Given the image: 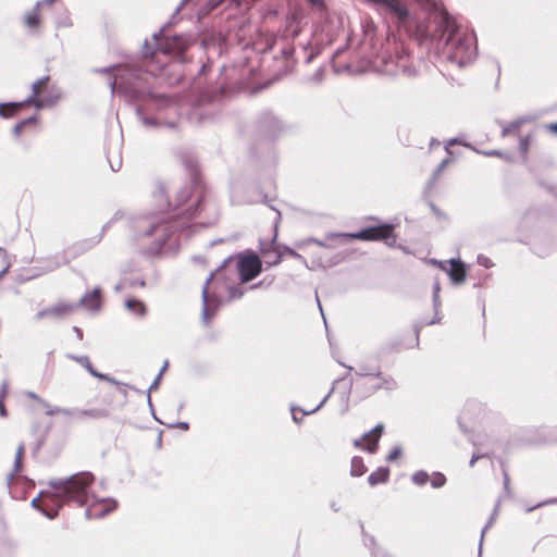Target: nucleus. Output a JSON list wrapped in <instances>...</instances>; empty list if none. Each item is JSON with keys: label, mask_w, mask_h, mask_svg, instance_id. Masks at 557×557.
Masks as SVG:
<instances>
[{"label": "nucleus", "mask_w": 557, "mask_h": 557, "mask_svg": "<svg viewBox=\"0 0 557 557\" xmlns=\"http://www.w3.org/2000/svg\"><path fill=\"white\" fill-rule=\"evenodd\" d=\"M355 373L357 376H360V377H363V376L381 377L382 376V371H381L380 366L371 367L363 362L358 364V368L355 371Z\"/></svg>", "instance_id": "obj_32"}, {"label": "nucleus", "mask_w": 557, "mask_h": 557, "mask_svg": "<svg viewBox=\"0 0 557 557\" xmlns=\"http://www.w3.org/2000/svg\"><path fill=\"white\" fill-rule=\"evenodd\" d=\"M271 209L275 210L277 213V218L274 222V235L271 239H259V249L265 258V263L268 267H276L283 260V252L280 250V244L277 243V225L281 221V212L274 207L270 206Z\"/></svg>", "instance_id": "obj_11"}, {"label": "nucleus", "mask_w": 557, "mask_h": 557, "mask_svg": "<svg viewBox=\"0 0 557 557\" xmlns=\"http://www.w3.org/2000/svg\"><path fill=\"white\" fill-rule=\"evenodd\" d=\"M367 472V467L364 466L363 459L359 456H354L351 458V468L350 474L351 476H361Z\"/></svg>", "instance_id": "obj_35"}, {"label": "nucleus", "mask_w": 557, "mask_h": 557, "mask_svg": "<svg viewBox=\"0 0 557 557\" xmlns=\"http://www.w3.org/2000/svg\"><path fill=\"white\" fill-rule=\"evenodd\" d=\"M71 25H72V22L67 15H64L63 17H59L55 21L57 28L70 27Z\"/></svg>", "instance_id": "obj_53"}, {"label": "nucleus", "mask_w": 557, "mask_h": 557, "mask_svg": "<svg viewBox=\"0 0 557 557\" xmlns=\"http://www.w3.org/2000/svg\"><path fill=\"white\" fill-rule=\"evenodd\" d=\"M75 305L76 309L78 307H84L90 312H98L102 305V289L99 286H96L91 292L83 295Z\"/></svg>", "instance_id": "obj_19"}, {"label": "nucleus", "mask_w": 557, "mask_h": 557, "mask_svg": "<svg viewBox=\"0 0 557 557\" xmlns=\"http://www.w3.org/2000/svg\"><path fill=\"white\" fill-rule=\"evenodd\" d=\"M476 262H478V264L484 267L485 269H490L494 265L493 261L488 257H486L485 255H482V253L478 255Z\"/></svg>", "instance_id": "obj_48"}, {"label": "nucleus", "mask_w": 557, "mask_h": 557, "mask_svg": "<svg viewBox=\"0 0 557 557\" xmlns=\"http://www.w3.org/2000/svg\"><path fill=\"white\" fill-rule=\"evenodd\" d=\"M403 455L401 446H394L386 456L387 462H395Z\"/></svg>", "instance_id": "obj_46"}, {"label": "nucleus", "mask_w": 557, "mask_h": 557, "mask_svg": "<svg viewBox=\"0 0 557 557\" xmlns=\"http://www.w3.org/2000/svg\"><path fill=\"white\" fill-rule=\"evenodd\" d=\"M75 310L76 305L66 301H59L53 306L47 308L48 318L55 321L64 319L65 317L73 313Z\"/></svg>", "instance_id": "obj_22"}, {"label": "nucleus", "mask_w": 557, "mask_h": 557, "mask_svg": "<svg viewBox=\"0 0 557 557\" xmlns=\"http://www.w3.org/2000/svg\"><path fill=\"white\" fill-rule=\"evenodd\" d=\"M430 208H431L432 212L437 218H445L446 219V214L438 207H436L433 202H430Z\"/></svg>", "instance_id": "obj_61"}, {"label": "nucleus", "mask_w": 557, "mask_h": 557, "mask_svg": "<svg viewBox=\"0 0 557 557\" xmlns=\"http://www.w3.org/2000/svg\"><path fill=\"white\" fill-rule=\"evenodd\" d=\"M234 257L228 256L221 265H219L206 280L205 285L202 287L201 293V300H202V309H201V320L203 323H209L210 320L215 315V313L219 311L222 299L219 295H216L214 292L209 290V284L212 281L213 276L220 272L223 268L226 267V264L231 261H233Z\"/></svg>", "instance_id": "obj_7"}, {"label": "nucleus", "mask_w": 557, "mask_h": 557, "mask_svg": "<svg viewBox=\"0 0 557 557\" xmlns=\"http://www.w3.org/2000/svg\"><path fill=\"white\" fill-rule=\"evenodd\" d=\"M101 239H102V235H97L91 238H87V239H84V240H81V242L74 244L67 250H64L61 253H58L53 258L48 260V264H47L46 269L48 271H53L63 264L70 263V261L72 259H74L78 255H82V253L86 252L87 250L91 249L95 245L100 243Z\"/></svg>", "instance_id": "obj_10"}, {"label": "nucleus", "mask_w": 557, "mask_h": 557, "mask_svg": "<svg viewBox=\"0 0 557 557\" xmlns=\"http://www.w3.org/2000/svg\"><path fill=\"white\" fill-rule=\"evenodd\" d=\"M295 47L294 42H284V46L281 49V57L284 60L282 69L275 74V76L271 79V83L278 81L282 76L292 72L297 63L294 58Z\"/></svg>", "instance_id": "obj_17"}, {"label": "nucleus", "mask_w": 557, "mask_h": 557, "mask_svg": "<svg viewBox=\"0 0 557 557\" xmlns=\"http://www.w3.org/2000/svg\"><path fill=\"white\" fill-rule=\"evenodd\" d=\"M127 288H134V287H145L146 281L144 278H129L125 277Z\"/></svg>", "instance_id": "obj_47"}, {"label": "nucleus", "mask_w": 557, "mask_h": 557, "mask_svg": "<svg viewBox=\"0 0 557 557\" xmlns=\"http://www.w3.org/2000/svg\"><path fill=\"white\" fill-rule=\"evenodd\" d=\"M438 264L446 271L449 280L455 285H461L467 280V264L460 258H451L449 260V268H445L443 262Z\"/></svg>", "instance_id": "obj_16"}, {"label": "nucleus", "mask_w": 557, "mask_h": 557, "mask_svg": "<svg viewBox=\"0 0 557 557\" xmlns=\"http://www.w3.org/2000/svg\"><path fill=\"white\" fill-rule=\"evenodd\" d=\"M502 126V137H507L513 132H518L520 129V123L516 119L511 121L509 124H505L504 122H498Z\"/></svg>", "instance_id": "obj_38"}, {"label": "nucleus", "mask_w": 557, "mask_h": 557, "mask_svg": "<svg viewBox=\"0 0 557 557\" xmlns=\"http://www.w3.org/2000/svg\"><path fill=\"white\" fill-rule=\"evenodd\" d=\"M62 92L60 88L52 86L46 90L41 97L38 98L37 96L30 104L34 106L36 110H42L45 108L53 107L60 100Z\"/></svg>", "instance_id": "obj_20"}, {"label": "nucleus", "mask_w": 557, "mask_h": 557, "mask_svg": "<svg viewBox=\"0 0 557 557\" xmlns=\"http://www.w3.org/2000/svg\"><path fill=\"white\" fill-rule=\"evenodd\" d=\"M409 55L407 52H397L396 55H388L383 58L384 64L388 67L391 73H401L407 77H414L418 74L417 69L408 62Z\"/></svg>", "instance_id": "obj_14"}, {"label": "nucleus", "mask_w": 557, "mask_h": 557, "mask_svg": "<svg viewBox=\"0 0 557 557\" xmlns=\"http://www.w3.org/2000/svg\"><path fill=\"white\" fill-rule=\"evenodd\" d=\"M334 386L331 388V391L329 392V394L320 401V404L313 408L312 410H304L301 407L299 406H292L290 407V411H292V419L294 422L296 423H299L301 418H299V416H296V411H301L304 414H312L317 411H319L324 405L325 403L327 401L329 397L331 396V394L334 392Z\"/></svg>", "instance_id": "obj_29"}, {"label": "nucleus", "mask_w": 557, "mask_h": 557, "mask_svg": "<svg viewBox=\"0 0 557 557\" xmlns=\"http://www.w3.org/2000/svg\"><path fill=\"white\" fill-rule=\"evenodd\" d=\"M23 23L30 34H37L42 24L40 10L34 5L32 10L26 11L23 16Z\"/></svg>", "instance_id": "obj_23"}, {"label": "nucleus", "mask_w": 557, "mask_h": 557, "mask_svg": "<svg viewBox=\"0 0 557 557\" xmlns=\"http://www.w3.org/2000/svg\"><path fill=\"white\" fill-rule=\"evenodd\" d=\"M311 9L314 10H324L325 9V2L324 0H304Z\"/></svg>", "instance_id": "obj_50"}, {"label": "nucleus", "mask_w": 557, "mask_h": 557, "mask_svg": "<svg viewBox=\"0 0 557 557\" xmlns=\"http://www.w3.org/2000/svg\"><path fill=\"white\" fill-rule=\"evenodd\" d=\"M386 13L398 29L420 41L442 45L447 59L466 66L476 54L474 34L463 33L461 26L443 9L433 16L419 17L401 0H372Z\"/></svg>", "instance_id": "obj_1"}, {"label": "nucleus", "mask_w": 557, "mask_h": 557, "mask_svg": "<svg viewBox=\"0 0 557 557\" xmlns=\"http://www.w3.org/2000/svg\"><path fill=\"white\" fill-rule=\"evenodd\" d=\"M384 431V425L382 423L376 424L371 431L363 434V437L372 436L371 442L367 445L366 451L369 454H374L379 447V440Z\"/></svg>", "instance_id": "obj_24"}, {"label": "nucleus", "mask_w": 557, "mask_h": 557, "mask_svg": "<svg viewBox=\"0 0 557 557\" xmlns=\"http://www.w3.org/2000/svg\"><path fill=\"white\" fill-rule=\"evenodd\" d=\"M389 468L388 467H379L375 471L370 473L368 476V483L371 486H376L382 483H386L389 479Z\"/></svg>", "instance_id": "obj_27"}, {"label": "nucleus", "mask_w": 557, "mask_h": 557, "mask_svg": "<svg viewBox=\"0 0 557 557\" xmlns=\"http://www.w3.org/2000/svg\"><path fill=\"white\" fill-rule=\"evenodd\" d=\"M301 16L298 14L288 15L286 24L281 34V40L284 42H294V40L301 34Z\"/></svg>", "instance_id": "obj_18"}, {"label": "nucleus", "mask_w": 557, "mask_h": 557, "mask_svg": "<svg viewBox=\"0 0 557 557\" xmlns=\"http://www.w3.org/2000/svg\"><path fill=\"white\" fill-rule=\"evenodd\" d=\"M38 121H39V116H38V114H33V115H30V116H28V117H26V119H23V120L18 121V122L14 125V127H13V129H12L13 135H14L15 137H18V136L24 132V129H25L26 127H28V126H33V125H36V124L38 123Z\"/></svg>", "instance_id": "obj_33"}, {"label": "nucleus", "mask_w": 557, "mask_h": 557, "mask_svg": "<svg viewBox=\"0 0 557 557\" xmlns=\"http://www.w3.org/2000/svg\"><path fill=\"white\" fill-rule=\"evenodd\" d=\"M257 131L260 137L267 140L265 143V151L269 154H272L273 147L272 143L276 140L282 132L284 131V125L280 121L277 116H275L271 111H264L260 114L257 122Z\"/></svg>", "instance_id": "obj_8"}, {"label": "nucleus", "mask_w": 557, "mask_h": 557, "mask_svg": "<svg viewBox=\"0 0 557 557\" xmlns=\"http://www.w3.org/2000/svg\"><path fill=\"white\" fill-rule=\"evenodd\" d=\"M370 220L377 222L357 232H334L326 235V240H337L339 245H347L352 240L383 242L388 247L396 246V234L394 225L377 218L370 216Z\"/></svg>", "instance_id": "obj_6"}, {"label": "nucleus", "mask_w": 557, "mask_h": 557, "mask_svg": "<svg viewBox=\"0 0 557 557\" xmlns=\"http://www.w3.org/2000/svg\"><path fill=\"white\" fill-rule=\"evenodd\" d=\"M280 250L283 252V257L285 255H288L290 257H300V253H298L295 249L287 245L280 244Z\"/></svg>", "instance_id": "obj_52"}, {"label": "nucleus", "mask_w": 557, "mask_h": 557, "mask_svg": "<svg viewBox=\"0 0 557 557\" xmlns=\"http://www.w3.org/2000/svg\"><path fill=\"white\" fill-rule=\"evenodd\" d=\"M49 490H42L39 494L32 499V507L38 511H40L44 516L45 512L49 511L52 508V505L57 504V498L53 495H49Z\"/></svg>", "instance_id": "obj_21"}, {"label": "nucleus", "mask_w": 557, "mask_h": 557, "mask_svg": "<svg viewBox=\"0 0 557 557\" xmlns=\"http://www.w3.org/2000/svg\"><path fill=\"white\" fill-rule=\"evenodd\" d=\"M536 119H537L536 114H527V115H522V116L518 117L517 120L519 121L520 126H522L527 123H531V122L535 121Z\"/></svg>", "instance_id": "obj_55"}, {"label": "nucleus", "mask_w": 557, "mask_h": 557, "mask_svg": "<svg viewBox=\"0 0 557 557\" xmlns=\"http://www.w3.org/2000/svg\"><path fill=\"white\" fill-rule=\"evenodd\" d=\"M109 87H110V90H111V94L114 95L115 92L119 94V79H117V76L116 74L114 75L113 78H110L109 79V83H108Z\"/></svg>", "instance_id": "obj_56"}, {"label": "nucleus", "mask_w": 557, "mask_h": 557, "mask_svg": "<svg viewBox=\"0 0 557 557\" xmlns=\"http://www.w3.org/2000/svg\"><path fill=\"white\" fill-rule=\"evenodd\" d=\"M308 49H310V51H309V53L307 54V57H306V59H305V62H306L307 64L311 63V62L314 60V58H315V57L320 53V51H321V50H320V49H318V48H317V49L311 48V42H310V41H309V42H307L306 45H304V50H305V51H308Z\"/></svg>", "instance_id": "obj_44"}, {"label": "nucleus", "mask_w": 557, "mask_h": 557, "mask_svg": "<svg viewBox=\"0 0 557 557\" xmlns=\"http://www.w3.org/2000/svg\"><path fill=\"white\" fill-rule=\"evenodd\" d=\"M546 129L557 136V122L547 124Z\"/></svg>", "instance_id": "obj_64"}, {"label": "nucleus", "mask_w": 557, "mask_h": 557, "mask_svg": "<svg viewBox=\"0 0 557 557\" xmlns=\"http://www.w3.org/2000/svg\"><path fill=\"white\" fill-rule=\"evenodd\" d=\"M24 450H25V446L23 443H21L16 449V455H15V459H14V472H18L22 470V459L24 456Z\"/></svg>", "instance_id": "obj_41"}, {"label": "nucleus", "mask_w": 557, "mask_h": 557, "mask_svg": "<svg viewBox=\"0 0 557 557\" xmlns=\"http://www.w3.org/2000/svg\"><path fill=\"white\" fill-rule=\"evenodd\" d=\"M227 294L230 299H240L245 292L242 287L237 285H232L227 288Z\"/></svg>", "instance_id": "obj_43"}, {"label": "nucleus", "mask_w": 557, "mask_h": 557, "mask_svg": "<svg viewBox=\"0 0 557 557\" xmlns=\"http://www.w3.org/2000/svg\"><path fill=\"white\" fill-rule=\"evenodd\" d=\"M379 379L381 380V383L370 387L368 389L369 393L367 394V396H370L380 389L393 391L397 387V382L392 375H384L382 373V376Z\"/></svg>", "instance_id": "obj_28"}, {"label": "nucleus", "mask_w": 557, "mask_h": 557, "mask_svg": "<svg viewBox=\"0 0 557 557\" xmlns=\"http://www.w3.org/2000/svg\"><path fill=\"white\" fill-rule=\"evenodd\" d=\"M96 476L90 471H79L65 478L50 479L47 484L50 487L49 495L57 498V504L45 512V517L52 520L58 517L64 505L75 504L78 507L88 505V500L95 497L92 486Z\"/></svg>", "instance_id": "obj_5"}, {"label": "nucleus", "mask_w": 557, "mask_h": 557, "mask_svg": "<svg viewBox=\"0 0 557 557\" xmlns=\"http://www.w3.org/2000/svg\"><path fill=\"white\" fill-rule=\"evenodd\" d=\"M153 60L147 63H120L104 67L92 69L98 74H116L119 79V94L128 102L134 104L137 117L146 127H158L164 125L169 128H176V121L161 123L154 115L160 111L174 106V102L163 94L152 90L149 74H161L169 72V67L158 64L153 67Z\"/></svg>", "instance_id": "obj_3"}, {"label": "nucleus", "mask_w": 557, "mask_h": 557, "mask_svg": "<svg viewBox=\"0 0 557 557\" xmlns=\"http://www.w3.org/2000/svg\"><path fill=\"white\" fill-rule=\"evenodd\" d=\"M125 308L134 313L135 315L143 318L147 313V307L145 302L138 298L129 297L124 301Z\"/></svg>", "instance_id": "obj_26"}, {"label": "nucleus", "mask_w": 557, "mask_h": 557, "mask_svg": "<svg viewBox=\"0 0 557 557\" xmlns=\"http://www.w3.org/2000/svg\"><path fill=\"white\" fill-rule=\"evenodd\" d=\"M84 507L86 508V519H101L116 509L117 502L112 497H98L95 494V497L88 500V505Z\"/></svg>", "instance_id": "obj_12"}, {"label": "nucleus", "mask_w": 557, "mask_h": 557, "mask_svg": "<svg viewBox=\"0 0 557 557\" xmlns=\"http://www.w3.org/2000/svg\"><path fill=\"white\" fill-rule=\"evenodd\" d=\"M108 162L110 165V169L113 172H117L122 168V156L120 151H116L115 153L111 154L110 152L107 156Z\"/></svg>", "instance_id": "obj_39"}, {"label": "nucleus", "mask_w": 557, "mask_h": 557, "mask_svg": "<svg viewBox=\"0 0 557 557\" xmlns=\"http://www.w3.org/2000/svg\"><path fill=\"white\" fill-rule=\"evenodd\" d=\"M216 96H218L216 91H210L207 89H202L199 92V101L200 102H211L215 99Z\"/></svg>", "instance_id": "obj_45"}, {"label": "nucleus", "mask_w": 557, "mask_h": 557, "mask_svg": "<svg viewBox=\"0 0 557 557\" xmlns=\"http://www.w3.org/2000/svg\"><path fill=\"white\" fill-rule=\"evenodd\" d=\"M184 166L188 174L186 182L176 193V205L171 212L149 214L134 222L136 237L156 236L146 249L147 255L159 257L178 248L176 233L189 227V222L199 214L207 198V187L201 180L198 163L185 158Z\"/></svg>", "instance_id": "obj_2"}, {"label": "nucleus", "mask_w": 557, "mask_h": 557, "mask_svg": "<svg viewBox=\"0 0 557 557\" xmlns=\"http://www.w3.org/2000/svg\"><path fill=\"white\" fill-rule=\"evenodd\" d=\"M147 403H148V407H149V409H150V411H151V414H152L153 419H154L157 422L162 423V421H161V420H159V418L156 416L154 407H153V405H152V400H151V395H149V394H147Z\"/></svg>", "instance_id": "obj_60"}, {"label": "nucleus", "mask_w": 557, "mask_h": 557, "mask_svg": "<svg viewBox=\"0 0 557 557\" xmlns=\"http://www.w3.org/2000/svg\"><path fill=\"white\" fill-rule=\"evenodd\" d=\"M200 47L208 53V62L211 55L221 57L227 49V38L222 33L206 30L200 38Z\"/></svg>", "instance_id": "obj_13"}, {"label": "nucleus", "mask_w": 557, "mask_h": 557, "mask_svg": "<svg viewBox=\"0 0 557 557\" xmlns=\"http://www.w3.org/2000/svg\"><path fill=\"white\" fill-rule=\"evenodd\" d=\"M236 258V270L242 284L251 282L263 270L261 258L251 249L244 250Z\"/></svg>", "instance_id": "obj_9"}, {"label": "nucleus", "mask_w": 557, "mask_h": 557, "mask_svg": "<svg viewBox=\"0 0 557 557\" xmlns=\"http://www.w3.org/2000/svg\"><path fill=\"white\" fill-rule=\"evenodd\" d=\"M446 482L447 479L445 474L440 471L433 472L432 478L430 479V483L433 488H441L446 484Z\"/></svg>", "instance_id": "obj_40"}, {"label": "nucleus", "mask_w": 557, "mask_h": 557, "mask_svg": "<svg viewBox=\"0 0 557 557\" xmlns=\"http://www.w3.org/2000/svg\"><path fill=\"white\" fill-rule=\"evenodd\" d=\"M171 18L168 21L158 32L152 34L153 44H150L147 39L143 44V59L145 66L147 67V63L153 60L154 69L158 64H163L165 67H169V72L161 74H149V78L159 77L163 83L168 85H176L180 84L183 79V75L181 73H176L175 69L177 64L163 62L158 59V52H162L164 55L172 54L180 64L188 62L185 53L188 48L196 42V37L191 34L183 33L175 34L171 37H163V33L168 27H170L173 22Z\"/></svg>", "instance_id": "obj_4"}, {"label": "nucleus", "mask_w": 557, "mask_h": 557, "mask_svg": "<svg viewBox=\"0 0 557 557\" xmlns=\"http://www.w3.org/2000/svg\"><path fill=\"white\" fill-rule=\"evenodd\" d=\"M450 161H451L450 158H445L444 160L441 161V163L433 171V174L426 184V188H432V186L434 185V183L436 182V180L438 178L441 173L447 168V165L450 163Z\"/></svg>", "instance_id": "obj_36"}, {"label": "nucleus", "mask_w": 557, "mask_h": 557, "mask_svg": "<svg viewBox=\"0 0 557 557\" xmlns=\"http://www.w3.org/2000/svg\"><path fill=\"white\" fill-rule=\"evenodd\" d=\"M531 145V135L521 136L519 140V151L523 157H527Z\"/></svg>", "instance_id": "obj_42"}, {"label": "nucleus", "mask_w": 557, "mask_h": 557, "mask_svg": "<svg viewBox=\"0 0 557 557\" xmlns=\"http://www.w3.org/2000/svg\"><path fill=\"white\" fill-rule=\"evenodd\" d=\"M341 366L345 367V368L348 370V372H347L346 374H344L341 379H337V380L334 382V385H335V384H338V383H341V382L346 381V379L348 377V375H349L350 371H352V370H354V368H352L351 366H347V364H345V363H343V362H341Z\"/></svg>", "instance_id": "obj_62"}, {"label": "nucleus", "mask_w": 557, "mask_h": 557, "mask_svg": "<svg viewBox=\"0 0 557 557\" xmlns=\"http://www.w3.org/2000/svg\"><path fill=\"white\" fill-rule=\"evenodd\" d=\"M45 318H48V311H47V308H44L41 310H39L36 315H35V320L36 321H39V320H42Z\"/></svg>", "instance_id": "obj_63"}, {"label": "nucleus", "mask_w": 557, "mask_h": 557, "mask_svg": "<svg viewBox=\"0 0 557 557\" xmlns=\"http://www.w3.org/2000/svg\"><path fill=\"white\" fill-rule=\"evenodd\" d=\"M45 441H46V435H42V436H39L36 441V444L33 448V455L36 456L39 450L41 449V447L44 446L45 444Z\"/></svg>", "instance_id": "obj_58"}, {"label": "nucleus", "mask_w": 557, "mask_h": 557, "mask_svg": "<svg viewBox=\"0 0 557 557\" xmlns=\"http://www.w3.org/2000/svg\"><path fill=\"white\" fill-rule=\"evenodd\" d=\"M24 104H27L24 100L0 103V116L3 119H10L14 116L17 110Z\"/></svg>", "instance_id": "obj_30"}, {"label": "nucleus", "mask_w": 557, "mask_h": 557, "mask_svg": "<svg viewBox=\"0 0 557 557\" xmlns=\"http://www.w3.org/2000/svg\"><path fill=\"white\" fill-rule=\"evenodd\" d=\"M166 425L170 429L178 428V429H181L183 431L189 430V423L186 422V421H178V422L170 423V424H166Z\"/></svg>", "instance_id": "obj_57"}, {"label": "nucleus", "mask_w": 557, "mask_h": 557, "mask_svg": "<svg viewBox=\"0 0 557 557\" xmlns=\"http://www.w3.org/2000/svg\"><path fill=\"white\" fill-rule=\"evenodd\" d=\"M50 76L46 75L32 84V94L24 100V102L32 103L33 100L42 91V86L47 85Z\"/></svg>", "instance_id": "obj_34"}, {"label": "nucleus", "mask_w": 557, "mask_h": 557, "mask_svg": "<svg viewBox=\"0 0 557 557\" xmlns=\"http://www.w3.org/2000/svg\"><path fill=\"white\" fill-rule=\"evenodd\" d=\"M40 403L44 405V407L46 409L45 412L47 416H54V414H58L59 412H61V407L51 406L45 400H40Z\"/></svg>", "instance_id": "obj_49"}, {"label": "nucleus", "mask_w": 557, "mask_h": 557, "mask_svg": "<svg viewBox=\"0 0 557 557\" xmlns=\"http://www.w3.org/2000/svg\"><path fill=\"white\" fill-rule=\"evenodd\" d=\"M161 381H162V376H161V374H158L154 377V380L152 381V383L150 384V386L147 391V394L151 395L152 392L157 391L160 387Z\"/></svg>", "instance_id": "obj_54"}, {"label": "nucleus", "mask_w": 557, "mask_h": 557, "mask_svg": "<svg viewBox=\"0 0 557 557\" xmlns=\"http://www.w3.org/2000/svg\"><path fill=\"white\" fill-rule=\"evenodd\" d=\"M323 78H324V69L321 66L310 76L309 79L315 84H320L323 81Z\"/></svg>", "instance_id": "obj_51"}, {"label": "nucleus", "mask_w": 557, "mask_h": 557, "mask_svg": "<svg viewBox=\"0 0 557 557\" xmlns=\"http://www.w3.org/2000/svg\"><path fill=\"white\" fill-rule=\"evenodd\" d=\"M498 510H499V500L496 503L490 519L487 520V522L485 523V525L481 530V535H480V541H479V548H478V557H482V547H483V542H484L485 533L494 524L496 516L498 513Z\"/></svg>", "instance_id": "obj_31"}, {"label": "nucleus", "mask_w": 557, "mask_h": 557, "mask_svg": "<svg viewBox=\"0 0 557 557\" xmlns=\"http://www.w3.org/2000/svg\"><path fill=\"white\" fill-rule=\"evenodd\" d=\"M430 481V475L425 470H418L411 475V482L417 486H424Z\"/></svg>", "instance_id": "obj_37"}, {"label": "nucleus", "mask_w": 557, "mask_h": 557, "mask_svg": "<svg viewBox=\"0 0 557 557\" xmlns=\"http://www.w3.org/2000/svg\"><path fill=\"white\" fill-rule=\"evenodd\" d=\"M554 503H557V499H548V500H544V502H541V503H539V504H536V505H534V506H532V507L527 508V509H525V511H527V512H531V511H533V510H534V509H536V508H541V507H543V506H545V505L554 504Z\"/></svg>", "instance_id": "obj_59"}, {"label": "nucleus", "mask_w": 557, "mask_h": 557, "mask_svg": "<svg viewBox=\"0 0 557 557\" xmlns=\"http://www.w3.org/2000/svg\"><path fill=\"white\" fill-rule=\"evenodd\" d=\"M110 416V411L106 408L79 409L76 410V418L99 420Z\"/></svg>", "instance_id": "obj_25"}, {"label": "nucleus", "mask_w": 557, "mask_h": 557, "mask_svg": "<svg viewBox=\"0 0 557 557\" xmlns=\"http://www.w3.org/2000/svg\"><path fill=\"white\" fill-rule=\"evenodd\" d=\"M66 358L79 363L91 376H94L100 381H104V382L111 383L113 385L122 384L121 382H119L114 377H111L107 373L99 372L97 369H95L88 356H85V355L78 356V355H74V354H66Z\"/></svg>", "instance_id": "obj_15"}]
</instances>
